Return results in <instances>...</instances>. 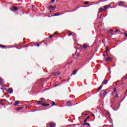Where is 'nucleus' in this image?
I'll return each instance as SVG.
<instances>
[{
	"mask_svg": "<svg viewBox=\"0 0 127 127\" xmlns=\"http://www.w3.org/2000/svg\"><path fill=\"white\" fill-rule=\"evenodd\" d=\"M56 8V6H55L50 5L49 6L50 10H54V9H55Z\"/></svg>",
	"mask_w": 127,
	"mask_h": 127,
	"instance_id": "obj_4",
	"label": "nucleus"
},
{
	"mask_svg": "<svg viewBox=\"0 0 127 127\" xmlns=\"http://www.w3.org/2000/svg\"><path fill=\"white\" fill-rule=\"evenodd\" d=\"M71 35H72V33H69L68 34V36H71Z\"/></svg>",
	"mask_w": 127,
	"mask_h": 127,
	"instance_id": "obj_29",
	"label": "nucleus"
},
{
	"mask_svg": "<svg viewBox=\"0 0 127 127\" xmlns=\"http://www.w3.org/2000/svg\"><path fill=\"white\" fill-rule=\"evenodd\" d=\"M112 60H113V59H112L111 57H109L106 60V61L108 62L109 61H112Z\"/></svg>",
	"mask_w": 127,
	"mask_h": 127,
	"instance_id": "obj_11",
	"label": "nucleus"
},
{
	"mask_svg": "<svg viewBox=\"0 0 127 127\" xmlns=\"http://www.w3.org/2000/svg\"><path fill=\"white\" fill-rule=\"evenodd\" d=\"M124 35H125V36H126V37H127V33H125L124 34Z\"/></svg>",
	"mask_w": 127,
	"mask_h": 127,
	"instance_id": "obj_34",
	"label": "nucleus"
},
{
	"mask_svg": "<svg viewBox=\"0 0 127 127\" xmlns=\"http://www.w3.org/2000/svg\"><path fill=\"white\" fill-rule=\"evenodd\" d=\"M1 82H2V78H0V83H1Z\"/></svg>",
	"mask_w": 127,
	"mask_h": 127,
	"instance_id": "obj_31",
	"label": "nucleus"
},
{
	"mask_svg": "<svg viewBox=\"0 0 127 127\" xmlns=\"http://www.w3.org/2000/svg\"><path fill=\"white\" fill-rule=\"evenodd\" d=\"M74 36H76V34H74Z\"/></svg>",
	"mask_w": 127,
	"mask_h": 127,
	"instance_id": "obj_46",
	"label": "nucleus"
},
{
	"mask_svg": "<svg viewBox=\"0 0 127 127\" xmlns=\"http://www.w3.org/2000/svg\"><path fill=\"white\" fill-rule=\"evenodd\" d=\"M101 96H102V97H105L106 95H107V92H106L105 90H102L100 94Z\"/></svg>",
	"mask_w": 127,
	"mask_h": 127,
	"instance_id": "obj_1",
	"label": "nucleus"
},
{
	"mask_svg": "<svg viewBox=\"0 0 127 127\" xmlns=\"http://www.w3.org/2000/svg\"><path fill=\"white\" fill-rule=\"evenodd\" d=\"M102 7L103 8V11H105V10H106V9H108V8H109V7H110V5H107L105 6H103Z\"/></svg>",
	"mask_w": 127,
	"mask_h": 127,
	"instance_id": "obj_2",
	"label": "nucleus"
},
{
	"mask_svg": "<svg viewBox=\"0 0 127 127\" xmlns=\"http://www.w3.org/2000/svg\"><path fill=\"white\" fill-rule=\"evenodd\" d=\"M52 106H56V104L55 103V102H53L52 103Z\"/></svg>",
	"mask_w": 127,
	"mask_h": 127,
	"instance_id": "obj_22",
	"label": "nucleus"
},
{
	"mask_svg": "<svg viewBox=\"0 0 127 127\" xmlns=\"http://www.w3.org/2000/svg\"><path fill=\"white\" fill-rule=\"evenodd\" d=\"M39 44H37V46H39Z\"/></svg>",
	"mask_w": 127,
	"mask_h": 127,
	"instance_id": "obj_41",
	"label": "nucleus"
},
{
	"mask_svg": "<svg viewBox=\"0 0 127 127\" xmlns=\"http://www.w3.org/2000/svg\"><path fill=\"white\" fill-rule=\"evenodd\" d=\"M84 4H89V1L84 2Z\"/></svg>",
	"mask_w": 127,
	"mask_h": 127,
	"instance_id": "obj_24",
	"label": "nucleus"
},
{
	"mask_svg": "<svg viewBox=\"0 0 127 127\" xmlns=\"http://www.w3.org/2000/svg\"><path fill=\"white\" fill-rule=\"evenodd\" d=\"M1 90H2V88H1Z\"/></svg>",
	"mask_w": 127,
	"mask_h": 127,
	"instance_id": "obj_47",
	"label": "nucleus"
},
{
	"mask_svg": "<svg viewBox=\"0 0 127 127\" xmlns=\"http://www.w3.org/2000/svg\"><path fill=\"white\" fill-rule=\"evenodd\" d=\"M89 119H90V116H88V117L86 118V120H89Z\"/></svg>",
	"mask_w": 127,
	"mask_h": 127,
	"instance_id": "obj_32",
	"label": "nucleus"
},
{
	"mask_svg": "<svg viewBox=\"0 0 127 127\" xmlns=\"http://www.w3.org/2000/svg\"><path fill=\"white\" fill-rule=\"evenodd\" d=\"M81 115H84V113H82V114Z\"/></svg>",
	"mask_w": 127,
	"mask_h": 127,
	"instance_id": "obj_45",
	"label": "nucleus"
},
{
	"mask_svg": "<svg viewBox=\"0 0 127 127\" xmlns=\"http://www.w3.org/2000/svg\"><path fill=\"white\" fill-rule=\"evenodd\" d=\"M8 93H9L10 94H11V93H13V90H12V89H11V88H9V89L8 90Z\"/></svg>",
	"mask_w": 127,
	"mask_h": 127,
	"instance_id": "obj_9",
	"label": "nucleus"
},
{
	"mask_svg": "<svg viewBox=\"0 0 127 127\" xmlns=\"http://www.w3.org/2000/svg\"><path fill=\"white\" fill-rule=\"evenodd\" d=\"M60 80H61L62 78L61 77V78H60Z\"/></svg>",
	"mask_w": 127,
	"mask_h": 127,
	"instance_id": "obj_44",
	"label": "nucleus"
},
{
	"mask_svg": "<svg viewBox=\"0 0 127 127\" xmlns=\"http://www.w3.org/2000/svg\"><path fill=\"white\" fill-rule=\"evenodd\" d=\"M110 32H113L114 31V30L111 29L110 30Z\"/></svg>",
	"mask_w": 127,
	"mask_h": 127,
	"instance_id": "obj_30",
	"label": "nucleus"
},
{
	"mask_svg": "<svg viewBox=\"0 0 127 127\" xmlns=\"http://www.w3.org/2000/svg\"><path fill=\"white\" fill-rule=\"evenodd\" d=\"M119 5L120 6H125V5H126V2L121 1L120 2H119Z\"/></svg>",
	"mask_w": 127,
	"mask_h": 127,
	"instance_id": "obj_3",
	"label": "nucleus"
},
{
	"mask_svg": "<svg viewBox=\"0 0 127 127\" xmlns=\"http://www.w3.org/2000/svg\"><path fill=\"white\" fill-rule=\"evenodd\" d=\"M119 97V94H116L114 98H118Z\"/></svg>",
	"mask_w": 127,
	"mask_h": 127,
	"instance_id": "obj_26",
	"label": "nucleus"
},
{
	"mask_svg": "<svg viewBox=\"0 0 127 127\" xmlns=\"http://www.w3.org/2000/svg\"><path fill=\"white\" fill-rule=\"evenodd\" d=\"M127 79V76L126 77L125 79Z\"/></svg>",
	"mask_w": 127,
	"mask_h": 127,
	"instance_id": "obj_43",
	"label": "nucleus"
},
{
	"mask_svg": "<svg viewBox=\"0 0 127 127\" xmlns=\"http://www.w3.org/2000/svg\"><path fill=\"white\" fill-rule=\"evenodd\" d=\"M55 1V0H52V2H54Z\"/></svg>",
	"mask_w": 127,
	"mask_h": 127,
	"instance_id": "obj_37",
	"label": "nucleus"
},
{
	"mask_svg": "<svg viewBox=\"0 0 127 127\" xmlns=\"http://www.w3.org/2000/svg\"><path fill=\"white\" fill-rule=\"evenodd\" d=\"M108 80L107 79H106L103 82V83L105 85L107 84V83H108Z\"/></svg>",
	"mask_w": 127,
	"mask_h": 127,
	"instance_id": "obj_16",
	"label": "nucleus"
},
{
	"mask_svg": "<svg viewBox=\"0 0 127 127\" xmlns=\"http://www.w3.org/2000/svg\"><path fill=\"white\" fill-rule=\"evenodd\" d=\"M91 116H93V117H95V115L94 114H91Z\"/></svg>",
	"mask_w": 127,
	"mask_h": 127,
	"instance_id": "obj_39",
	"label": "nucleus"
},
{
	"mask_svg": "<svg viewBox=\"0 0 127 127\" xmlns=\"http://www.w3.org/2000/svg\"><path fill=\"white\" fill-rule=\"evenodd\" d=\"M102 88H103V85H100L99 87L98 88V91L99 92L100 90H101Z\"/></svg>",
	"mask_w": 127,
	"mask_h": 127,
	"instance_id": "obj_13",
	"label": "nucleus"
},
{
	"mask_svg": "<svg viewBox=\"0 0 127 127\" xmlns=\"http://www.w3.org/2000/svg\"><path fill=\"white\" fill-rule=\"evenodd\" d=\"M52 37H53V35H51L49 36V38H52Z\"/></svg>",
	"mask_w": 127,
	"mask_h": 127,
	"instance_id": "obj_27",
	"label": "nucleus"
},
{
	"mask_svg": "<svg viewBox=\"0 0 127 127\" xmlns=\"http://www.w3.org/2000/svg\"><path fill=\"white\" fill-rule=\"evenodd\" d=\"M89 47V45H87V44H84L83 45V48L86 49V48H88Z\"/></svg>",
	"mask_w": 127,
	"mask_h": 127,
	"instance_id": "obj_6",
	"label": "nucleus"
},
{
	"mask_svg": "<svg viewBox=\"0 0 127 127\" xmlns=\"http://www.w3.org/2000/svg\"><path fill=\"white\" fill-rule=\"evenodd\" d=\"M57 86H58V84H56L55 87H57Z\"/></svg>",
	"mask_w": 127,
	"mask_h": 127,
	"instance_id": "obj_40",
	"label": "nucleus"
},
{
	"mask_svg": "<svg viewBox=\"0 0 127 127\" xmlns=\"http://www.w3.org/2000/svg\"><path fill=\"white\" fill-rule=\"evenodd\" d=\"M87 119H85L84 120V123H87Z\"/></svg>",
	"mask_w": 127,
	"mask_h": 127,
	"instance_id": "obj_35",
	"label": "nucleus"
},
{
	"mask_svg": "<svg viewBox=\"0 0 127 127\" xmlns=\"http://www.w3.org/2000/svg\"><path fill=\"white\" fill-rule=\"evenodd\" d=\"M67 105L68 107H72L73 106V104L72 103V101H68L67 102Z\"/></svg>",
	"mask_w": 127,
	"mask_h": 127,
	"instance_id": "obj_5",
	"label": "nucleus"
},
{
	"mask_svg": "<svg viewBox=\"0 0 127 127\" xmlns=\"http://www.w3.org/2000/svg\"><path fill=\"white\" fill-rule=\"evenodd\" d=\"M44 98H40V100L41 101H44Z\"/></svg>",
	"mask_w": 127,
	"mask_h": 127,
	"instance_id": "obj_28",
	"label": "nucleus"
},
{
	"mask_svg": "<svg viewBox=\"0 0 127 127\" xmlns=\"http://www.w3.org/2000/svg\"><path fill=\"white\" fill-rule=\"evenodd\" d=\"M115 32H116V33L119 32V30L117 29V30L115 31Z\"/></svg>",
	"mask_w": 127,
	"mask_h": 127,
	"instance_id": "obj_33",
	"label": "nucleus"
},
{
	"mask_svg": "<svg viewBox=\"0 0 127 127\" xmlns=\"http://www.w3.org/2000/svg\"><path fill=\"white\" fill-rule=\"evenodd\" d=\"M114 93H116V92H117V89L116 88H114V90H113Z\"/></svg>",
	"mask_w": 127,
	"mask_h": 127,
	"instance_id": "obj_25",
	"label": "nucleus"
},
{
	"mask_svg": "<svg viewBox=\"0 0 127 127\" xmlns=\"http://www.w3.org/2000/svg\"><path fill=\"white\" fill-rule=\"evenodd\" d=\"M41 103H43V102L39 101H38L37 102V104H38V105H42V104H41Z\"/></svg>",
	"mask_w": 127,
	"mask_h": 127,
	"instance_id": "obj_18",
	"label": "nucleus"
},
{
	"mask_svg": "<svg viewBox=\"0 0 127 127\" xmlns=\"http://www.w3.org/2000/svg\"><path fill=\"white\" fill-rule=\"evenodd\" d=\"M77 73V70L75 69L74 70H73V71L72 72V75H76V73Z\"/></svg>",
	"mask_w": 127,
	"mask_h": 127,
	"instance_id": "obj_15",
	"label": "nucleus"
},
{
	"mask_svg": "<svg viewBox=\"0 0 127 127\" xmlns=\"http://www.w3.org/2000/svg\"><path fill=\"white\" fill-rule=\"evenodd\" d=\"M19 104V101H16L15 103L14 104V106H16Z\"/></svg>",
	"mask_w": 127,
	"mask_h": 127,
	"instance_id": "obj_14",
	"label": "nucleus"
},
{
	"mask_svg": "<svg viewBox=\"0 0 127 127\" xmlns=\"http://www.w3.org/2000/svg\"><path fill=\"white\" fill-rule=\"evenodd\" d=\"M102 11H104V9L100 8L99 12H102Z\"/></svg>",
	"mask_w": 127,
	"mask_h": 127,
	"instance_id": "obj_17",
	"label": "nucleus"
},
{
	"mask_svg": "<svg viewBox=\"0 0 127 127\" xmlns=\"http://www.w3.org/2000/svg\"><path fill=\"white\" fill-rule=\"evenodd\" d=\"M13 10H15V11H17L18 10V8L15 6L13 7Z\"/></svg>",
	"mask_w": 127,
	"mask_h": 127,
	"instance_id": "obj_12",
	"label": "nucleus"
},
{
	"mask_svg": "<svg viewBox=\"0 0 127 127\" xmlns=\"http://www.w3.org/2000/svg\"><path fill=\"white\" fill-rule=\"evenodd\" d=\"M103 56H104V57H106V55H103Z\"/></svg>",
	"mask_w": 127,
	"mask_h": 127,
	"instance_id": "obj_42",
	"label": "nucleus"
},
{
	"mask_svg": "<svg viewBox=\"0 0 127 127\" xmlns=\"http://www.w3.org/2000/svg\"><path fill=\"white\" fill-rule=\"evenodd\" d=\"M111 103L112 104H113V99L111 100Z\"/></svg>",
	"mask_w": 127,
	"mask_h": 127,
	"instance_id": "obj_38",
	"label": "nucleus"
},
{
	"mask_svg": "<svg viewBox=\"0 0 127 127\" xmlns=\"http://www.w3.org/2000/svg\"><path fill=\"white\" fill-rule=\"evenodd\" d=\"M44 107H49V104H45V103L42 104Z\"/></svg>",
	"mask_w": 127,
	"mask_h": 127,
	"instance_id": "obj_10",
	"label": "nucleus"
},
{
	"mask_svg": "<svg viewBox=\"0 0 127 127\" xmlns=\"http://www.w3.org/2000/svg\"><path fill=\"white\" fill-rule=\"evenodd\" d=\"M86 125H87L88 127H90V124L89 123H84L83 126H86Z\"/></svg>",
	"mask_w": 127,
	"mask_h": 127,
	"instance_id": "obj_20",
	"label": "nucleus"
},
{
	"mask_svg": "<svg viewBox=\"0 0 127 127\" xmlns=\"http://www.w3.org/2000/svg\"><path fill=\"white\" fill-rule=\"evenodd\" d=\"M59 15H60V14L55 13L54 15H53V16H58Z\"/></svg>",
	"mask_w": 127,
	"mask_h": 127,
	"instance_id": "obj_21",
	"label": "nucleus"
},
{
	"mask_svg": "<svg viewBox=\"0 0 127 127\" xmlns=\"http://www.w3.org/2000/svg\"><path fill=\"white\" fill-rule=\"evenodd\" d=\"M59 75H60V72H56L53 73L54 76H59Z\"/></svg>",
	"mask_w": 127,
	"mask_h": 127,
	"instance_id": "obj_7",
	"label": "nucleus"
},
{
	"mask_svg": "<svg viewBox=\"0 0 127 127\" xmlns=\"http://www.w3.org/2000/svg\"><path fill=\"white\" fill-rule=\"evenodd\" d=\"M105 51H106V53H108V52H109V49H108V48H106Z\"/></svg>",
	"mask_w": 127,
	"mask_h": 127,
	"instance_id": "obj_23",
	"label": "nucleus"
},
{
	"mask_svg": "<svg viewBox=\"0 0 127 127\" xmlns=\"http://www.w3.org/2000/svg\"><path fill=\"white\" fill-rule=\"evenodd\" d=\"M50 127H55V124L53 123H51L50 124Z\"/></svg>",
	"mask_w": 127,
	"mask_h": 127,
	"instance_id": "obj_8",
	"label": "nucleus"
},
{
	"mask_svg": "<svg viewBox=\"0 0 127 127\" xmlns=\"http://www.w3.org/2000/svg\"><path fill=\"white\" fill-rule=\"evenodd\" d=\"M20 109H22V108H17V110H20Z\"/></svg>",
	"mask_w": 127,
	"mask_h": 127,
	"instance_id": "obj_36",
	"label": "nucleus"
},
{
	"mask_svg": "<svg viewBox=\"0 0 127 127\" xmlns=\"http://www.w3.org/2000/svg\"><path fill=\"white\" fill-rule=\"evenodd\" d=\"M0 47L1 48H5L6 47L5 46L2 45H0Z\"/></svg>",
	"mask_w": 127,
	"mask_h": 127,
	"instance_id": "obj_19",
	"label": "nucleus"
}]
</instances>
